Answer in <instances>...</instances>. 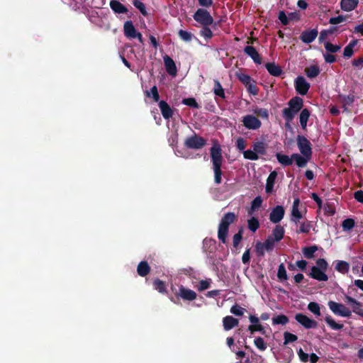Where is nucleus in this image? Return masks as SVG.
Instances as JSON below:
<instances>
[{
    "instance_id": "f257e3e1",
    "label": "nucleus",
    "mask_w": 363,
    "mask_h": 363,
    "mask_svg": "<svg viewBox=\"0 0 363 363\" xmlns=\"http://www.w3.org/2000/svg\"><path fill=\"white\" fill-rule=\"evenodd\" d=\"M297 146L302 155L298 153H293L292 157L294 159L296 164L303 168L307 165L308 162L312 157V147L310 141L303 135H298L296 138Z\"/></svg>"
},
{
    "instance_id": "f03ea898",
    "label": "nucleus",
    "mask_w": 363,
    "mask_h": 363,
    "mask_svg": "<svg viewBox=\"0 0 363 363\" xmlns=\"http://www.w3.org/2000/svg\"><path fill=\"white\" fill-rule=\"evenodd\" d=\"M210 156L214 173V182L218 185L222 182L223 172L221 167L223 162L222 149L218 143H213L210 149Z\"/></svg>"
},
{
    "instance_id": "7ed1b4c3",
    "label": "nucleus",
    "mask_w": 363,
    "mask_h": 363,
    "mask_svg": "<svg viewBox=\"0 0 363 363\" xmlns=\"http://www.w3.org/2000/svg\"><path fill=\"white\" fill-rule=\"evenodd\" d=\"M237 220V216L233 212H228L222 217L218 225V238L225 244L228 236L229 226Z\"/></svg>"
},
{
    "instance_id": "20e7f679",
    "label": "nucleus",
    "mask_w": 363,
    "mask_h": 363,
    "mask_svg": "<svg viewBox=\"0 0 363 363\" xmlns=\"http://www.w3.org/2000/svg\"><path fill=\"white\" fill-rule=\"evenodd\" d=\"M289 107L282 111V116L286 122H291L296 114L302 109L303 101L299 96H294L288 102Z\"/></svg>"
},
{
    "instance_id": "39448f33",
    "label": "nucleus",
    "mask_w": 363,
    "mask_h": 363,
    "mask_svg": "<svg viewBox=\"0 0 363 363\" xmlns=\"http://www.w3.org/2000/svg\"><path fill=\"white\" fill-rule=\"evenodd\" d=\"M206 144V140L194 132L192 135L187 137L184 142V147L190 150H201Z\"/></svg>"
},
{
    "instance_id": "423d86ee",
    "label": "nucleus",
    "mask_w": 363,
    "mask_h": 363,
    "mask_svg": "<svg viewBox=\"0 0 363 363\" xmlns=\"http://www.w3.org/2000/svg\"><path fill=\"white\" fill-rule=\"evenodd\" d=\"M193 18L201 26H211L213 24V27H215L216 25V23H213L214 20L211 13L204 9H198L194 13Z\"/></svg>"
},
{
    "instance_id": "0eeeda50",
    "label": "nucleus",
    "mask_w": 363,
    "mask_h": 363,
    "mask_svg": "<svg viewBox=\"0 0 363 363\" xmlns=\"http://www.w3.org/2000/svg\"><path fill=\"white\" fill-rule=\"evenodd\" d=\"M328 306L331 311L336 315L349 318L351 316L352 311L342 303L330 301Z\"/></svg>"
},
{
    "instance_id": "6e6552de",
    "label": "nucleus",
    "mask_w": 363,
    "mask_h": 363,
    "mask_svg": "<svg viewBox=\"0 0 363 363\" xmlns=\"http://www.w3.org/2000/svg\"><path fill=\"white\" fill-rule=\"evenodd\" d=\"M242 122L243 125L249 130H257L262 125V123L258 118L250 114L243 116Z\"/></svg>"
},
{
    "instance_id": "1a4fd4ad",
    "label": "nucleus",
    "mask_w": 363,
    "mask_h": 363,
    "mask_svg": "<svg viewBox=\"0 0 363 363\" xmlns=\"http://www.w3.org/2000/svg\"><path fill=\"white\" fill-rule=\"evenodd\" d=\"M294 86L296 92L300 95L304 96L307 94L310 88V84L302 76H298L294 82Z\"/></svg>"
},
{
    "instance_id": "9d476101",
    "label": "nucleus",
    "mask_w": 363,
    "mask_h": 363,
    "mask_svg": "<svg viewBox=\"0 0 363 363\" xmlns=\"http://www.w3.org/2000/svg\"><path fill=\"white\" fill-rule=\"evenodd\" d=\"M295 320L306 329L315 328L318 326L317 321L301 313L296 314Z\"/></svg>"
},
{
    "instance_id": "9b49d317",
    "label": "nucleus",
    "mask_w": 363,
    "mask_h": 363,
    "mask_svg": "<svg viewBox=\"0 0 363 363\" xmlns=\"http://www.w3.org/2000/svg\"><path fill=\"white\" fill-rule=\"evenodd\" d=\"M284 213V207L282 206H277L272 210L269 214V220L273 223H278L283 219Z\"/></svg>"
},
{
    "instance_id": "f8f14e48",
    "label": "nucleus",
    "mask_w": 363,
    "mask_h": 363,
    "mask_svg": "<svg viewBox=\"0 0 363 363\" xmlns=\"http://www.w3.org/2000/svg\"><path fill=\"white\" fill-rule=\"evenodd\" d=\"M337 100L342 104L344 111L350 112V110L348 108L353 104L355 100V96L353 94H350L347 96L339 94L337 96Z\"/></svg>"
},
{
    "instance_id": "ddd939ff",
    "label": "nucleus",
    "mask_w": 363,
    "mask_h": 363,
    "mask_svg": "<svg viewBox=\"0 0 363 363\" xmlns=\"http://www.w3.org/2000/svg\"><path fill=\"white\" fill-rule=\"evenodd\" d=\"M179 292L177 296L181 297L184 301H191L197 297V294L194 291L186 289L182 285L179 286Z\"/></svg>"
},
{
    "instance_id": "4468645a",
    "label": "nucleus",
    "mask_w": 363,
    "mask_h": 363,
    "mask_svg": "<svg viewBox=\"0 0 363 363\" xmlns=\"http://www.w3.org/2000/svg\"><path fill=\"white\" fill-rule=\"evenodd\" d=\"M318 35V30L314 28L308 30H304L301 33L300 40L304 43H311Z\"/></svg>"
},
{
    "instance_id": "2eb2a0df",
    "label": "nucleus",
    "mask_w": 363,
    "mask_h": 363,
    "mask_svg": "<svg viewBox=\"0 0 363 363\" xmlns=\"http://www.w3.org/2000/svg\"><path fill=\"white\" fill-rule=\"evenodd\" d=\"M308 275L311 278L319 281H325L328 279V277L324 271L314 266L311 267V272Z\"/></svg>"
},
{
    "instance_id": "dca6fc26",
    "label": "nucleus",
    "mask_w": 363,
    "mask_h": 363,
    "mask_svg": "<svg viewBox=\"0 0 363 363\" xmlns=\"http://www.w3.org/2000/svg\"><path fill=\"white\" fill-rule=\"evenodd\" d=\"M123 33L126 38L135 39L138 31L135 29L132 21H127L123 25Z\"/></svg>"
},
{
    "instance_id": "f3484780",
    "label": "nucleus",
    "mask_w": 363,
    "mask_h": 363,
    "mask_svg": "<svg viewBox=\"0 0 363 363\" xmlns=\"http://www.w3.org/2000/svg\"><path fill=\"white\" fill-rule=\"evenodd\" d=\"M158 106L164 119L169 120L172 117L174 113L173 109L165 101L162 100L159 101Z\"/></svg>"
},
{
    "instance_id": "a211bd4d",
    "label": "nucleus",
    "mask_w": 363,
    "mask_h": 363,
    "mask_svg": "<svg viewBox=\"0 0 363 363\" xmlns=\"http://www.w3.org/2000/svg\"><path fill=\"white\" fill-rule=\"evenodd\" d=\"M244 52L250 57L255 63L257 65L262 64V58L257 50L253 46L247 45L244 48Z\"/></svg>"
},
{
    "instance_id": "6ab92c4d",
    "label": "nucleus",
    "mask_w": 363,
    "mask_h": 363,
    "mask_svg": "<svg viewBox=\"0 0 363 363\" xmlns=\"http://www.w3.org/2000/svg\"><path fill=\"white\" fill-rule=\"evenodd\" d=\"M164 63L167 72L172 76L177 74V67L174 60L168 55H165L164 57Z\"/></svg>"
},
{
    "instance_id": "aec40b11",
    "label": "nucleus",
    "mask_w": 363,
    "mask_h": 363,
    "mask_svg": "<svg viewBox=\"0 0 363 363\" xmlns=\"http://www.w3.org/2000/svg\"><path fill=\"white\" fill-rule=\"evenodd\" d=\"M109 5L112 11L116 14H124L128 12V8L118 0H111Z\"/></svg>"
},
{
    "instance_id": "412c9836",
    "label": "nucleus",
    "mask_w": 363,
    "mask_h": 363,
    "mask_svg": "<svg viewBox=\"0 0 363 363\" xmlns=\"http://www.w3.org/2000/svg\"><path fill=\"white\" fill-rule=\"evenodd\" d=\"M238 324L239 320L231 315H227L223 319V325L225 330H230L238 326Z\"/></svg>"
},
{
    "instance_id": "4be33fe9",
    "label": "nucleus",
    "mask_w": 363,
    "mask_h": 363,
    "mask_svg": "<svg viewBox=\"0 0 363 363\" xmlns=\"http://www.w3.org/2000/svg\"><path fill=\"white\" fill-rule=\"evenodd\" d=\"M265 68L268 72L274 77H279L282 74L283 70L281 67L274 62H267L265 64Z\"/></svg>"
},
{
    "instance_id": "5701e85b",
    "label": "nucleus",
    "mask_w": 363,
    "mask_h": 363,
    "mask_svg": "<svg viewBox=\"0 0 363 363\" xmlns=\"http://www.w3.org/2000/svg\"><path fill=\"white\" fill-rule=\"evenodd\" d=\"M311 116V111L308 108H303L301 110L299 115V122L301 128L303 130H306L307 123Z\"/></svg>"
},
{
    "instance_id": "b1692460",
    "label": "nucleus",
    "mask_w": 363,
    "mask_h": 363,
    "mask_svg": "<svg viewBox=\"0 0 363 363\" xmlns=\"http://www.w3.org/2000/svg\"><path fill=\"white\" fill-rule=\"evenodd\" d=\"M359 4V0H341L340 6L345 11L354 10Z\"/></svg>"
},
{
    "instance_id": "393cba45",
    "label": "nucleus",
    "mask_w": 363,
    "mask_h": 363,
    "mask_svg": "<svg viewBox=\"0 0 363 363\" xmlns=\"http://www.w3.org/2000/svg\"><path fill=\"white\" fill-rule=\"evenodd\" d=\"M277 177V172L276 171L272 172L268 176L265 186L266 193L270 194L272 192Z\"/></svg>"
},
{
    "instance_id": "a878e982",
    "label": "nucleus",
    "mask_w": 363,
    "mask_h": 363,
    "mask_svg": "<svg viewBox=\"0 0 363 363\" xmlns=\"http://www.w3.org/2000/svg\"><path fill=\"white\" fill-rule=\"evenodd\" d=\"M137 272L140 277H145L150 272V267L147 261H141L137 267Z\"/></svg>"
},
{
    "instance_id": "bb28decb",
    "label": "nucleus",
    "mask_w": 363,
    "mask_h": 363,
    "mask_svg": "<svg viewBox=\"0 0 363 363\" xmlns=\"http://www.w3.org/2000/svg\"><path fill=\"white\" fill-rule=\"evenodd\" d=\"M276 157L278 162L285 167L291 165L293 164V161H294V159L292 157V155L291 157H289L288 155L277 152L276 154Z\"/></svg>"
},
{
    "instance_id": "cd10ccee",
    "label": "nucleus",
    "mask_w": 363,
    "mask_h": 363,
    "mask_svg": "<svg viewBox=\"0 0 363 363\" xmlns=\"http://www.w3.org/2000/svg\"><path fill=\"white\" fill-rule=\"evenodd\" d=\"M284 228L281 225H277L272 230V233L270 236H272L273 239L277 242L280 241L283 239L284 235Z\"/></svg>"
},
{
    "instance_id": "c85d7f7f",
    "label": "nucleus",
    "mask_w": 363,
    "mask_h": 363,
    "mask_svg": "<svg viewBox=\"0 0 363 363\" xmlns=\"http://www.w3.org/2000/svg\"><path fill=\"white\" fill-rule=\"evenodd\" d=\"M358 40H351L348 45L344 48L343 57L345 58L351 57L354 54V48L357 45Z\"/></svg>"
},
{
    "instance_id": "c756f323",
    "label": "nucleus",
    "mask_w": 363,
    "mask_h": 363,
    "mask_svg": "<svg viewBox=\"0 0 363 363\" xmlns=\"http://www.w3.org/2000/svg\"><path fill=\"white\" fill-rule=\"evenodd\" d=\"M214 86H213V93L216 96L220 97L223 99H225V94L224 89L218 79L213 80Z\"/></svg>"
},
{
    "instance_id": "7c9ffc66",
    "label": "nucleus",
    "mask_w": 363,
    "mask_h": 363,
    "mask_svg": "<svg viewBox=\"0 0 363 363\" xmlns=\"http://www.w3.org/2000/svg\"><path fill=\"white\" fill-rule=\"evenodd\" d=\"M335 269L338 272L345 274L348 273L350 270V264L346 261H337L335 266Z\"/></svg>"
},
{
    "instance_id": "2f4dec72",
    "label": "nucleus",
    "mask_w": 363,
    "mask_h": 363,
    "mask_svg": "<svg viewBox=\"0 0 363 363\" xmlns=\"http://www.w3.org/2000/svg\"><path fill=\"white\" fill-rule=\"evenodd\" d=\"M320 68L317 65H312L305 69V73L308 78L313 79L320 74Z\"/></svg>"
},
{
    "instance_id": "473e14b6",
    "label": "nucleus",
    "mask_w": 363,
    "mask_h": 363,
    "mask_svg": "<svg viewBox=\"0 0 363 363\" xmlns=\"http://www.w3.org/2000/svg\"><path fill=\"white\" fill-rule=\"evenodd\" d=\"M253 150L257 155H265L267 152V144L262 141L255 142L253 144Z\"/></svg>"
},
{
    "instance_id": "72a5a7b5",
    "label": "nucleus",
    "mask_w": 363,
    "mask_h": 363,
    "mask_svg": "<svg viewBox=\"0 0 363 363\" xmlns=\"http://www.w3.org/2000/svg\"><path fill=\"white\" fill-rule=\"evenodd\" d=\"M153 287L155 290L161 294H164L167 292L165 282L160 280V279L157 278L153 281Z\"/></svg>"
},
{
    "instance_id": "f704fd0d",
    "label": "nucleus",
    "mask_w": 363,
    "mask_h": 363,
    "mask_svg": "<svg viewBox=\"0 0 363 363\" xmlns=\"http://www.w3.org/2000/svg\"><path fill=\"white\" fill-rule=\"evenodd\" d=\"M318 250V247L316 245H313L310 247H305L302 249V252L303 256L306 259H312L314 257V253Z\"/></svg>"
},
{
    "instance_id": "c9c22d12",
    "label": "nucleus",
    "mask_w": 363,
    "mask_h": 363,
    "mask_svg": "<svg viewBox=\"0 0 363 363\" xmlns=\"http://www.w3.org/2000/svg\"><path fill=\"white\" fill-rule=\"evenodd\" d=\"M199 35L204 38L206 40H209L213 36L211 29L209 26H202V28L199 31Z\"/></svg>"
},
{
    "instance_id": "e433bc0d",
    "label": "nucleus",
    "mask_w": 363,
    "mask_h": 363,
    "mask_svg": "<svg viewBox=\"0 0 363 363\" xmlns=\"http://www.w3.org/2000/svg\"><path fill=\"white\" fill-rule=\"evenodd\" d=\"M262 197L259 196L255 197L251 203V206L250 209L248 211V214L252 215L255 210L258 209L262 206Z\"/></svg>"
},
{
    "instance_id": "4c0bfd02",
    "label": "nucleus",
    "mask_w": 363,
    "mask_h": 363,
    "mask_svg": "<svg viewBox=\"0 0 363 363\" xmlns=\"http://www.w3.org/2000/svg\"><path fill=\"white\" fill-rule=\"evenodd\" d=\"M289 323V318L284 315L280 314L272 318L273 325H284Z\"/></svg>"
},
{
    "instance_id": "58836bf2",
    "label": "nucleus",
    "mask_w": 363,
    "mask_h": 363,
    "mask_svg": "<svg viewBox=\"0 0 363 363\" xmlns=\"http://www.w3.org/2000/svg\"><path fill=\"white\" fill-rule=\"evenodd\" d=\"M235 77L245 86L253 81L250 75L242 72H237Z\"/></svg>"
},
{
    "instance_id": "ea45409f",
    "label": "nucleus",
    "mask_w": 363,
    "mask_h": 363,
    "mask_svg": "<svg viewBox=\"0 0 363 363\" xmlns=\"http://www.w3.org/2000/svg\"><path fill=\"white\" fill-rule=\"evenodd\" d=\"M325 321L333 330H340L344 327L342 324L336 323L330 315L325 316Z\"/></svg>"
},
{
    "instance_id": "a19ab883",
    "label": "nucleus",
    "mask_w": 363,
    "mask_h": 363,
    "mask_svg": "<svg viewBox=\"0 0 363 363\" xmlns=\"http://www.w3.org/2000/svg\"><path fill=\"white\" fill-rule=\"evenodd\" d=\"M146 96L152 98L155 102H158L160 100V95L158 93L157 87L153 86L150 91H145Z\"/></svg>"
},
{
    "instance_id": "79ce46f5",
    "label": "nucleus",
    "mask_w": 363,
    "mask_h": 363,
    "mask_svg": "<svg viewBox=\"0 0 363 363\" xmlns=\"http://www.w3.org/2000/svg\"><path fill=\"white\" fill-rule=\"evenodd\" d=\"M247 227L250 230L255 233L259 227V222L255 217H252L247 220Z\"/></svg>"
},
{
    "instance_id": "37998d69",
    "label": "nucleus",
    "mask_w": 363,
    "mask_h": 363,
    "mask_svg": "<svg viewBox=\"0 0 363 363\" xmlns=\"http://www.w3.org/2000/svg\"><path fill=\"white\" fill-rule=\"evenodd\" d=\"M277 277L279 279V281H286L288 279V276L286 274V271L285 269V267L283 263L280 264L278 267V272H277Z\"/></svg>"
},
{
    "instance_id": "c03bdc74",
    "label": "nucleus",
    "mask_w": 363,
    "mask_h": 363,
    "mask_svg": "<svg viewBox=\"0 0 363 363\" xmlns=\"http://www.w3.org/2000/svg\"><path fill=\"white\" fill-rule=\"evenodd\" d=\"M303 216L301 212L298 209H292L291 210V220L296 225L300 223V220L302 218Z\"/></svg>"
},
{
    "instance_id": "a18cd8bd",
    "label": "nucleus",
    "mask_w": 363,
    "mask_h": 363,
    "mask_svg": "<svg viewBox=\"0 0 363 363\" xmlns=\"http://www.w3.org/2000/svg\"><path fill=\"white\" fill-rule=\"evenodd\" d=\"M324 46H325V48L326 51L328 52H330V53H332V54L333 53H336L341 48L340 45H333V43H331L330 42H325L324 43Z\"/></svg>"
},
{
    "instance_id": "49530a36",
    "label": "nucleus",
    "mask_w": 363,
    "mask_h": 363,
    "mask_svg": "<svg viewBox=\"0 0 363 363\" xmlns=\"http://www.w3.org/2000/svg\"><path fill=\"white\" fill-rule=\"evenodd\" d=\"M133 4L135 8H137L140 11L143 16H147L145 5L142 1H140V0H133Z\"/></svg>"
},
{
    "instance_id": "de8ad7c7",
    "label": "nucleus",
    "mask_w": 363,
    "mask_h": 363,
    "mask_svg": "<svg viewBox=\"0 0 363 363\" xmlns=\"http://www.w3.org/2000/svg\"><path fill=\"white\" fill-rule=\"evenodd\" d=\"M284 345H288L291 342H294L298 340V337L296 335L292 334L289 332L284 333Z\"/></svg>"
},
{
    "instance_id": "09e8293b",
    "label": "nucleus",
    "mask_w": 363,
    "mask_h": 363,
    "mask_svg": "<svg viewBox=\"0 0 363 363\" xmlns=\"http://www.w3.org/2000/svg\"><path fill=\"white\" fill-rule=\"evenodd\" d=\"M254 344L255 347L260 351H264L267 347V343L261 337H256L254 340Z\"/></svg>"
},
{
    "instance_id": "8fccbe9b",
    "label": "nucleus",
    "mask_w": 363,
    "mask_h": 363,
    "mask_svg": "<svg viewBox=\"0 0 363 363\" xmlns=\"http://www.w3.org/2000/svg\"><path fill=\"white\" fill-rule=\"evenodd\" d=\"M312 225L311 221H304L300 223L299 230L298 233H308L311 229Z\"/></svg>"
},
{
    "instance_id": "3c124183",
    "label": "nucleus",
    "mask_w": 363,
    "mask_h": 363,
    "mask_svg": "<svg viewBox=\"0 0 363 363\" xmlns=\"http://www.w3.org/2000/svg\"><path fill=\"white\" fill-rule=\"evenodd\" d=\"M248 330L250 332L251 334H253L256 331H259L262 335H264L265 332H266L264 326L262 325H261L260 323L249 325Z\"/></svg>"
},
{
    "instance_id": "603ef678",
    "label": "nucleus",
    "mask_w": 363,
    "mask_h": 363,
    "mask_svg": "<svg viewBox=\"0 0 363 363\" xmlns=\"http://www.w3.org/2000/svg\"><path fill=\"white\" fill-rule=\"evenodd\" d=\"M308 309L315 315H320L319 304L316 302H310L308 305Z\"/></svg>"
},
{
    "instance_id": "864d4df0",
    "label": "nucleus",
    "mask_w": 363,
    "mask_h": 363,
    "mask_svg": "<svg viewBox=\"0 0 363 363\" xmlns=\"http://www.w3.org/2000/svg\"><path fill=\"white\" fill-rule=\"evenodd\" d=\"M354 220L352 218H346L342 221V227L344 230H350L354 226Z\"/></svg>"
},
{
    "instance_id": "5fc2aeb1",
    "label": "nucleus",
    "mask_w": 363,
    "mask_h": 363,
    "mask_svg": "<svg viewBox=\"0 0 363 363\" xmlns=\"http://www.w3.org/2000/svg\"><path fill=\"white\" fill-rule=\"evenodd\" d=\"M243 156L245 159L250 160H257L259 159L258 155L254 150H247L243 151Z\"/></svg>"
},
{
    "instance_id": "6e6d98bb",
    "label": "nucleus",
    "mask_w": 363,
    "mask_h": 363,
    "mask_svg": "<svg viewBox=\"0 0 363 363\" xmlns=\"http://www.w3.org/2000/svg\"><path fill=\"white\" fill-rule=\"evenodd\" d=\"M182 104L191 108H199L200 106L194 98H186L182 100Z\"/></svg>"
},
{
    "instance_id": "4d7b16f0",
    "label": "nucleus",
    "mask_w": 363,
    "mask_h": 363,
    "mask_svg": "<svg viewBox=\"0 0 363 363\" xmlns=\"http://www.w3.org/2000/svg\"><path fill=\"white\" fill-rule=\"evenodd\" d=\"M179 38L185 42H190L192 40L193 35L184 30H179L178 32Z\"/></svg>"
},
{
    "instance_id": "13d9d810",
    "label": "nucleus",
    "mask_w": 363,
    "mask_h": 363,
    "mask_svg": "<svg viewBox=\"0 0 363 363\" xmlns=\"http://www.w3.org/2000/svg\"><path fill=\"white\" fill-rule=\"evenodd\" d=\"M277 242L272 238V236H268L264 242L262 244L267 251H272L274 246V242Z\"/></svg>"
},
{
    "instance_id": "bf43d9fd",
    "label": "nucleus",
    "mask_w": 363,
    "mask_h": 363,
    "mask_svg": "<svg viewBox=\"0 0 363 363\" xmlns=\"http://www.w3.org/2000/svg\"><path fill=\"white\" fill-rule=\"evenodd\" d=\"M242 229H240L236 234L234 235L233 238V245L234 247L237 248L240 243L242 239Z\"/></svg>"
},
{
    "instance_id": "052dcab7",
    "label": "nucleus",
    "mask_w": 363,
    "mask_h": 363,
    "mask_svg": "<svg viewBox=\"0 0 363 363\" xmlns=\"http://www.w3.org/2000/svg\"><path fill=\"white\" fill-rule=\"evenodd\" d=\"M245 87L247 88V91L249 93H250L251 94H252L254 96H256L258 94L259 89L256 86L255 81L253 80L249 84H247V86H246Z\"/></svg>"
},
{
    "instance_id": "680f3d73",
    "label": "nucleus",
    "mask_w": 363,
    "mask_h": 363,
    "mask_svg": "<svg viewBox=\"0 0 363 363\" xmlns=\"http://www.w3.org/2000/svg\"><path fill=\"white\" fill-rule=\"evenodd\" d=\"M346 20H347V16L339 15L337 16L330 18L329 20V23L333 24V25H336V24L342 23V22H344Z\"/></svg>"
},
{
    "instance_id": "e2e57ef3",
    "label": "nucleus",
    "mask_w": 363,
    "mask_h": 363,
    "mask_svg": "<svg viewBox=\"0 0 363 363\" xmlns=\"http://www.w3.org/2000/svg\"><path fill=\"white\" fill-rule=\"evenodd\" d=\"M244 311H245V308L240 307V306L235 304L234 306H233L230 308V312L235 315H238V316H241L244 314Z\"/></svg>"
},
{
    "instance_id": "0e129e2a",
    "label": "nucleus",
    "mask_w": 363,
    "mask_h": 363,
    "mask_svg": "<svg viewBox=\"0 0 363 363\" xmlns=\"http://www.w3.org/2000/svg\"><path fill=\"white\" fill-rule=\"evenodd\" d=\"M278 18L284 26H287L289 23V16H286L284 11L279 12Z\"/></svg>"
},
{
    "instance_id": "69168bd1",
    "label": "nucleus",
    "mask_w": 363,
    "mask_h": 363,
    "mask_svg": "<svg viewBox=\"0 0 363 363\" xmlns=\"http://www.w3.org/2000/svg\"><path fill=\"white\" fill-rule=\"evenodd\" d=\"M324 60L326 63L333 64L337 61L336 56L330 52L323 54Z\"/></svg>"
},
{
    "instance_id": "338daca9",
    "label": "nucleus",
    "mask_w": 363,
    "mask_h": 363,
    "mask_svg": "<svg viewBox=\"0 0 363 363\" xmlns=\"http://www.w3.org/2000/svg\"><path fill=\"white\" fill-rule=\"evenodd\" d=\"M265 247L261 242H257L255 245V252L258 257H263L264 255Z\"/></svg>"
},
{
    "instance_id": "774afa93",
    "label": "nucleus",
    "mask_w": 363,
    "mask_h": 363,
    "mask_svg": "<svg viewBox=\"0 0 363 363\" xmlns=\"http://www.w3.org/2000/svg\"><path fill=\"white\" fill-rule=\"evenodd\" d=\"M352 65L353 67L362 69L363 68V55L353 60Z\"/></svg>"
}]
</instances>
